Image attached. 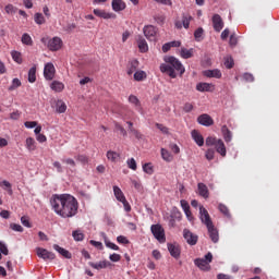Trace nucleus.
<instances>
[{"label": "nucleus", "instance_id": "f257e3e1", "mask_svg": "<svg viewBox=\"0 0 279 279\" xmlns=\"http://www.w3.org/2000/svg\"><path fill=\"white\" fill-rule=\"evenodd\" d=\"M50 206L59 217L62 219H71L77 215V208L80 204L77 198L71 194H53L50 197Z\"/></svg>", "mask_w": 279, "mask_h": 279}, {"label": "nucleus", "instance_id": "f03ea898", "mask_svg": "<svg viewBox=\"0 0 279 279\" xmlns=\"http://www.w3.org/2000/svg\"><path fill=\"white\" fill-rule=\"evenodd\" d=\"M165 62L160 64V71L161 73H166L171 77L172 80H175L178 77V73L180 75H184V72L186 71L184 69V65H182V62L175 57H165ZM177 71V73H175Z\"/></svg>", "mask_w": 279, "mask_h": 279}, {"label": "nucleus", "instance_id": "7ed1b4c3", "mask_svg": "<svg viewBox=\"0 0 279 279\" xmlns=\"http://www.w3.org/2000/svg\"><path fill=\"white\" fill-rule=\"evenodd\" d=\"M199 219L202 223L206 226L209 239H211L213 243H219V230L215 228L210 214H208V210L204 206H199Z\"/></svg>", "mask_w": 279, "mask_h": 279}, {"label": "nucleus", "instance_id": "20e7f679", "mask_svg": "<svg viewBox=\"0 0 279 279\" xmlns=\"http://www.w3.org/2000/svg\"><path fill=\"white\" fill-rule=\"evenodd\" d=\"M41 43L47 46L49 51H60L62 49V39L60 37H53L51 39L43 37Z\"/></svg>", "mask_w": 279, "mask_h": 279}, {"label": "nucleus", "instance_id": "39448f33", "mask_svg": "<svg viewBox=\"0 0 279 279\" xmlns=\"http://www.w3.org/2000/svg\"><path fill=\"white\" fill-rule=\"evenodd\" d=\"M150 232L159 241V243H165L167 241V238L165 235V229L161 225H153L150 227Z\"/></svg>", "mask_w": 279, "mask_h": 279}, {"label": "nucleus", "instance_id": "423d86ee", "mask_svg": "<svg viewBox=\"0 0 279 279\" xmlns=\"http://www.w3.org/2000/svg\"><path fill=\"white\" fill-rule=\"evenodd\" d=\"M36 254L39 258H43V260H53L56 259V254L52 252H49L47 248L37 247Z\"/></svg>", "mask_w": 279, "mask_h": 279}, {"label": "nucleus", "instance_id": "0eeeda50", "mask_svg": "<svg viewBox=\"0 0 279 279\" xmlns=\"http://www.w3.org/2000/svg\"><path fill=\"white\" fill-rule=\"evenodd\" d=\"M191 21H193V16L189 15V14H183L182 15V22L181 21H177L174 23L177 29H182V27H184V29H189L190 25H191Z\"/></svg>", "mask_w": 279, "mask_h": 279}, {"label": "nucleus", "instance_id": "6e6552de", "mask_svg": "<svg viewBox=\"0 0 279 279\" xmlns=\"http://www.w3.org/2000/svg\"><path fill=\"white\" fill-rule=\"evenodd\" d=\"M44 76L48 82H51V80L56 77V66H53V63H46L44 68Z\"/></svg>", "mask_w": 279, "mask_h": 279}, {"label": "nucleus", "instance_id": "1a4fd4ad", "mask_svg": "<svg viewBox=\"0 0 279 279\" xmlns=\"http://www.w3.org/2000/svg\"><path fill=\"white\" fill-rule=\"evenodd\" d=\"M183 239H185L189 245H197L198 236L189 229L183 230Z\"/></svg>", "mask_w": 279, "mask_h": 279}, {"label": "nucleus", "instance_id": "9d476101", "mask_svg": "<svg viewBox=\"0 0 279 279\" xmlns=\"http://www.w3.org/2000/svg\"><path fill=\"white\" fill-rule=\"evenodd\" d=\"M197 123L205 128H210V125H215V120L208 113H203L197 118Z\"/></svg>", "mask_w": 279, "mask_h": 279}, {"label": "nucleus", "instance_id": "9b49d317", "mask_svg": "<svg viewBox=\"0 0 279 279\" xmlns=\"http://www.w3.org/2000/svg\"><path fill=\"white\" fill-rule=\"evenodd\" d=\"M143 33L147 40H156L157 31L154 25L145 26Z\"/></svg>", "mask_w": 279, "mask_h": 279}, {"label": "nucleus", "instance_id": "f8f14e48", "mask_svg": "<svg viewBox=\"0 0 279 279\" xmlns=\"http://www.w3.org/2000/svg\"><path fill=\"white\" fill-rule=\"evenodd\" d=\"M213 27L215 29V32H221V29H223V19H221V15L219 14H214L213 19Z\"/></svg>", "mask_w": 279, "mask_h": 279}, {"label": "nucleus", "instance_id": "ddd939ff", "mask_svg": "<svg viewBox=\"0 0 279 279\" xmlns=\"http://www.w3.org/2000/svg\"><path fill=\"white\" fill-rule=\"evenodd\" d=\"M196 90H198V93H213V90H215V85L210 83H198L196 85Z\"/></svg>", "mask_w": 279, "mask_h": 279}, {"label": "nucleus", "instance_id": "4468645a", "mask_svg": "<svg viewBox=\"0 0 279 279\" xmlns=\"http://www.w3.org/2000/svg\"><path fill=\"white\" fill-rule=\"evenodd\" d=\"M168 252H170V256H172V258L177 259L180 258V254L182 253L180 245L171 243H168Z\"/></svg>", "mask_w": 279, "mask_h": 279}, {"label": "nucleus", "instance_id": "2eb2a0df", "mask_svg": "<svg viewBox=\"0 0 279 279\" xmlns=\"http://www.w3.org/2000/svg\"><path fill=\"white\" fill-rule=\"evenodd\" d=\"M198 195L204 199H208L210 197V192L208 191V186L204 183L197 184Z\"/></svg>", "mask_w": 279, "mask_h": 279}, {"label": "nucleus", "instance_id": "dca6fc26", "mask_svg": "<svg viewBox=\"0 0 279 279\" xmlns=\"http://www.w3.org/2000/svg\"><path fill=\"white\" fill-rule=\"evenodd\" d=\"M94 14L95 16H98V19H116L117 15H114L113 13H108L106 12V10H101V9H94Z\"/></svg>", "mask_w": 279, "mask_h": 279}, {"label": "nucleus", "instance_id": "f3484780", "mask_svg": "<svg viewBox=\"0 0 279 279\" xmlns=\"http://www.w3.org/2000/svg\"><path fill=\"white\" fill-rule=\"evenodd\" d=\"M194 264L196 265V267H198V269H201L202 271H210V264H208L206 262V259L204 258H196L194 260Z\"/></svg>", "mask_w": 279, "mask_h": 279}, {"label": "nucleus", "instance_id": "a211bd4d", "mask_svg": "<svg viewBox=\"0 0 279 279\" xmlns=\"http://www.w3.org/2000/svg\"><path fill=\"white\" fill-rule=\"evenodd\" d=\"M111 7H112L113 12H123V10H125V8H128V5L125 4V2L123 0H112Z\"/></svg>", "mask_w": 279, "mask_h": 279}, {"label": "nucleus", "instance_id": "6ab92c4d", "mask_svg": "<svg viewBox=\"0 0 279 279\" xmlns=\"http://www.w3.org/2000/svg\"><path fill=\"white\" fill-rule=\"evenodd\" d=\"M191 134L194 143H196L198 147H204V136L202 135V133H199V131L197 130H193Z\"/></svg>", "mask_w": 279, "mask_h": 279}, {"label": "nucleus", "instance_id": "aec40b11", "mask_svg": "<svg viewBox=\"0 0 279 279\" xmlns=\"http://www.w3.org/2000/svg\"><path fill=\"white\" fill-rule=\"evenodd\" d=\"M137 46L141 53H147V51H149V46L147 45V40H145V38L143 37H138Z\"/></svg>", "mask_w": 279, "mask_h": 279}, {"label": "nucleus", "instance_id": "412c9836", "mask_svg": "<svg viewBox=\"0 0 279 279\" xmlns=\"http://www.w3.org/2000/svg\"><path fill=\"white\" fill-rule=\"evenodd\" d=\"M90 267H93V269H106L108 267H110V262L108 260H101V262H98V263H89Z\"/></svg>", "mask_w": 279, "mask_h": 279}, {"label": "nucleus", "instance_id": "4be33fe9", "mask_svg": "<svg viewBox=\"0 0 279 279\" xmlns=\"http://www.w3.org/2000/svg\"><path fill=\"white\" fill-rule=\"evenodd\" d=\"M53 250L63 256V258H72L71 253L58 244H53Z\"/></svg>", "mask_w": 279, "mask_h": 279}, {"label": "nucleus", "instance_id": "5701e85b", "mask_svg": "<svg viewBox=\"0 0 279 279\" xmlns=\"http://www.w3.org/2000/svg\"><path fill=\"white\" fill-rule=\"evenodd\" d=\"M50 88L51 90H53L54 93H62V90H64V83L60 82V81H53L50 84Z\"/></svg>", "mask_w": 279, "mask_h": 279}, {"label": "nucleus", "instance_id": "b1692460", "mask_svg": "<svg viewBox=\"0 0 279 279\" xmlns=\"http://www.w3.org/2000/svg\"><path fill=\"white\" fill-rule=\"evenodd\" d=\"M215 148H216V151L220 154V156H222V158H226V154H227L226 144H223L222 140L218 141Z\"/></svg>", "mask_w": 279, "mask_h": 279}, {"label": "nucleus", "instance_id": "393cba45", "mask_svg": "<svg viewBox=\"0 0 279 279\" xmlns=\"http://www.w3.org/2000/svg\"><path fill=\"white\" fill-rule=\"evenodd\" d=\"M205 77H216V80H221V71L220 70H207L204 72Z\"/></svg>", "mask_w": 279, "mask_h": 279}, {"label": "nucleus", "instance_id": "a878e982", "mask_svg": "<svg viewBox=\"0 0 279 279\" xmlns=\"http://www.w3.org/2000/svg\"><path fill=\"white\" fill-rule=\"evenodd\" d=\"M113 194L116 199H118V202H125V194H123V191L120 190L119 186L114 185L113 186Z\"/></svg>", "mask_w": 279, "mask_h": 279}, {"label": "nucleus", "instance_id": "bb28decb", "mask_svg": "<svg viewBox=\"0 0 279 279\" xmlns=\"http://www.w3.org/2000/svg\"><path fill=\"white\" fill-rule=\"evenodd\" d=\"M56 111L59 114H64V112H66V104L64 102V100H57L56 102Z\"/></svg>", "mask_w": 279, "mask_h": 279}, {"label": "nucleus", "instance_id": "cd10ccee", "mask_svg": "<svg viewBox=\"0 0 279 279\" xmlns=\"http://www.w3.org/2000/svg\"><path fill=\"white\" fill-rule=\"evenodd\" d=\"M137 69H138V60H132L129 63V66H128V70H126L128 75H132L133 73H135V71Z\"/></svg>", "mask_w": 279, "mask_h": 279}, {"label": "nucleus", "instance_id": "c85d7f7f", "mask_svg": "<svg viewBox=\"0 0 279 279\" xmlns=\"http://www.w3.org/2000/svg\"><path fill=\"white\" fill-rule=\"evenodd\" d=\"M221 132L226 143H230L232 141V132L228 130V125H223Z\"/></svg>", "mask_w": 279, "mask_h": 279}, {"label": "nucleus", "instance_id": "c756f323", "mask_svg": "<svg viewBox=\"0 0 279 279\" xmlns=\"http://www.w3.org/2000/svg\"><path fill=\"white\" fill-rule=\"evenodd\" d=\"M101 236L104 238L106 247H109V250H114L116 252H119V245L108 241V236L106 233H101Z\"/></svg>", "mask_w": 279, "mask_h": 279}, {"label": "nucleus", "instance_id": "7c9ffc66", "mask_svg": "<svg viewBox=\"0 0 279 279\" xmlns=\"http://www.w3.org/2000/svg\"><path fill=\"white\" fill-rule=\"evenodd\" d=\"M25 147L28 149V151H36V140L33 137H27Z\"/></svg>", "mask_w": 279, "mask_h": 279}, {"label": "nucleus", "instance_id": "2f4dec72", "mask_svg": "<svg viewBox=\"0 0 279 279\" xmlns=\"http://www.w3.org/2000/svg\"><path fill=\"white\" fill-rule=\"evenodd\" d=\"M11 58L17 64H23V54H21V52L16 51V50L11 51Z\"/></svg>", "mask_w": 279, "mask_h": 279}, {"label": "nucleus", "instance_id": "473e14b6", "mask_svg": "<svg viewBox=\"0 0 279 279\" xmlns=\"http://www.w3.org/2000/svg\"><path fill=\"white\" fill-rule=\"evenodd\" d=\"M180 56L184 60H189V58H193V48H191V49L181 48Z\"/></svg>", "mask_w": 279, "mask_h": 279}, {"label": "nucleus", "instance_id": "72a5a7b5", "mask_svg": "<svg viewBox=\"0 0 279 279\" xmlns=\"http://www.w3.org/2000/svg\"><path fill=\"white\" fill-rule=\"evenodd\" d=\"M134 80L135 82H143L144 80H147V73L143 70L136 71L134 73Z\"/></svg>", "mask_w": 279, "mask_h": 279}, {"label": "nucleus", "instance_id": "f704fd0d", "mask_svg": "<svg viewBox=\"0 0 279 279\" xmlns=\"http://www.w3.org/2000/svg\"><path fill=\"white\" fill-rule=\"evenodd\" d=\"M218 210L228 219H230L231 215H230V209L228 208V206L223 205V204H219L218 205Z\"/></svg>", "mask_w": 279, "mask_h": 279}, {"label": "nucleus", "instance_id": "c9c22d12", "mask_svg": "<svg viewBox=\"0 0 279 279\" xmlns=\"http://www.w3.org/2000/svg\"><path fill=\"white\" fill-rule=\"evenodd\" d=\"M143 171L147 173V175H154V165L151 162L144 163Z\"/></svg>", "mask_w": 279, "mask_h": 279}, {"label": "nucleus", "instance_id": "e433bc0d", "mask_svg": "<svg viewBox=\"0 0 279 279\" xmlns=\"http://www.w3.org/2000/svg\"><path fill=\"white\" fill-rule=\"evenodd\" d=\"M34 21L37 25H45V23H47L43 13H35Z\"/></svg>", "mask_w": 279, "mask_h": 279}, {"label": "nucleus", "instance_id": "4c0bfd02", "mask_svg": "<svg viewBox=\"0 0 279 279\" xmlns=\"http://www.w3.org/2000/svg\"><path fill=\"white\" fill-rule=\"evenodd\" d=\"M22 43L23 45H27L28 47H32V45H34V40L32 39V36H29V34L24 33L22 35Z\"/></svg>", "mask_w": 279, "mask_h": 279}, {"label": "nucleus", "instance_id": "58836bf2", "mask_svg": "<svg viewBox=\"0 0 279 279\" xmlns=\"http://www.w3.org/2000/svg\"><path fill=\"white\" fill-rule=\"evenodd\" d=\"M0 186L4 190V191H8L9 195H12L13 194V191H12V183L9 182V181H2L0 182Z\"/></svg>", "mask_w": 279, "mask_h": 279}, {"label": "nucleus", "instance_id": "ea45409f", "mask_svg": "<svg viewBox=\"0 0 279 279\" xmlns=\"http://www.w3.org/2000/svg\"><path fill=\"white\" fill-rule=\"evenodd\" d=\"M220 140H218L217 137H213V136H208L205 141V145L207 147H216L217 143H219Z\"/></svg>", "mask_w": 279, "mask_h": 279}, {"label": "nucleus", "instance_id": "a19ab883", "mask_svg": "<svg viewBox=\"0 0 279 279\" xmlns=\"http://www.w3.org/2000/svg\"><path fill=\"white\" fill-rule=\"evenodd\" d=\"M161 157L166 162H171L173 160V156H171V153L169 150L161 148Z\"/></svg>", "mask_w": 279, "mask_h": 279}, {"label": "nucleus", "instance_id": "79ce46f5", "mask_svg": "<svg viewBox=\"0 0 279 279\" xmlns=\"http://www.w3.org/2000/svg\"><path fill=\"white\" fill-rule=\"evenodd\" d=\"M28 82L34 84L36 82V66H33L28 71Z\"/></svg>", "mask_w": 279, "mask_h": 279}, {"label": "nucleus", "instance_id": "37998d69", "mask_svg": "<svg viewBox=\"0 0 279 279\" xmlns=\"http://www.w3.org/2000/svg\"><path fill=\"white\" fill-rule=\"evenodd\" d=\"M107 158L108 160H111V162H117L119 159V153L109 150L107 151Z\"/></svg>", "mask_w": 279, "mask_h": 279}, {"label": "nucleus", "instance_id": "c03bdc74", "mask_svg": "<svg viewBox=\"0 0 279 279\" xmlns=\"http://www.w3.org/2000/svg\"><path fill=\"white\" fill-rule=\"evenodd\" d=\"M129 102L133 104V106H135V108H141V100H138V97L131 95L129 96Z\"/></svg>", "mask_w": 279, "mask_h": 279}, {"label": "nucleus", "instance_id": "a18cd8bd", "mask_svg": "<svg viewBox=\"0 0 279 279\" xmlns=\"http://www.w3.org/2000/svg\"><path fill=\"white\" fill-rule=\"evenodd\" d=\"M21 80H19V78H13L12 80V84H11V86L9 87V90H16V88H20V86H21Z\"/></svg>", "mask_w": 279, "mask_h": 279}, {"label": "nucleus", "instance_id": "49530a36", "mask_svg": "<svg viewBox=\"0 0 279 279\" xmlns=\"http://www.w3.org/2000/svg\"><path fill=\"white\" fill-rule=\"evenodd\" d=\"M62 162H63L64 165H68V166L71 167L72 169H75V167H76L75 159H73V158H63V159H62Z\"/></svg>", "mask_w": 279, "mask_h": 279}, {"label": "nucleus", "instance_id": "de8ad7c7", "mask_svg": "<svg viewBox=\"0 0 279 279\" xmlns=\"http://www.w3.org/2000/svg\"><path fill=\"white\" fill-rule=\"evenodd\" d=\"M126 165H128L129 169H132V171H136L137 166H136V160L134 158L128 159Z\"/></svg>", "mask_w": 279, "mask_h": 279}, {"label": "nucleus", "instance_id": "09e8293b", "mask_svg": "<svg viewBox=\"0 0 279 279\" xmlns=\"http://www.w3.org/2000/svg\"><path fill=\"white\" fill-rule=\"evenodd\" d=\"M4 12L7 14H16V8L13 4H7L4 7Z\"/></svg>", "mask_w": 279, "mask_h": 279}, {"label": "nucleus", "instance_id": "8fccbe9b", "mask_svg": "<svg viewBox=\"0 0 279 279\" xmlns=\"http://www.w3.org/2000/svg\"><path fill=\"white\" fill-rule=\"evenodd\" d=\"M205 157L207 160H215V149L208 148L205 153Z\"/></svg>", "mask_w": 279, "mask_h": 279}, {"label": "nucleus", "instance_id": "3c124183", "mask_svg": "<svg viewBox=\"0 0 279 279\" xmlns=\"http://www.w3.org/2000/svg\"><path fill=\"white\" fill-rule=\"evenodd\" d=\"M202 36H204V28L199 27L194 32V38L199 41L202 40Z\"/></svg>", "mask_w": 279, "mask_h": 279}, {"label": "nucleus", "instance_id": "603ef678", "mask_svg": "<svg viewBox=\"0 0 279 279\" xmlns=\"http://www.w3.org/2000/svg\"><path fill=\"white\" fill-rule=\"evenodd\" d=\"M72 235L74 241H84V233L81 231H73Z\"/></svg>", "mask_w": 279, "mask_h": 279}, {"label": "nucleus", "instance_id": "864d4df0", "mask_svg": "<svg viewBox=\"0 0 279 279\" xmlns=\"http://www.w3.org/2000/svg\"><path fill=\"white\" fill-rule=\"evenodd\" d=\"M239 44V38L235 34H232L229 39L230 47H235Z\"/></svg>", "mask_w": 279, "mask_h": 279}, {"label": "nucleus", "instance_id": "5fc2aeb1", "mask_svg": "<svg viewBox=\"0 0 279 279\" xmlns=\"http://www.w3.org/2000/svg\"><path fill=\"white\" fill-rule=\"evenodd\" d=\"M225 66L226 69H232L234 66V59H232L231 57L227 58L225 61Z\"/></svg>", "mask_w": 279, "mask_h": 279}, {"label": "nucleus", "instance_id": "6e6d98bb", "mask_svg": "<svg viewBox=\"0 0 279 279\" xmlns=\"http://www.w3.org/2000/svg\"><path fill=\"white\" fill-rule=\"evenodd\" d=\"M180 204L184 213L191 210V205H189V202L181 199Z\"/></svg>", "mask_w": 279, "mask_h": 279}, {"label": "nucleus", "instance_id": "4d7b16f0", "mask_svg": "<svg viewBox=\"0 0 279 279\" xmlns=\"http://www.w3.org/2000/svg\"><path fill=\"white\" fill-rule=\"evenodd\" d=\"M22 226H25V228H32V223L29 222V218L27 216H23L21 218Z\"/></svg>", "mask_w": 279, "mask_h": 279}, {"label": "nucleus", "instance_id": "13d9d810", "mask_svg": "<svg viewBox=\"0 0 279 279\" xmlns=\"http://www.w3.org/2000/svg\"><path fill=\"white\" fill-rule=\"evenodd\" d=\"M157 130H160L162 134H169V128L165 126L163 124L156 123Z\"/></svg>", "mask_w": 279, "mask_h": 279}, {"label": "nucleus", "instance_id": "bf43d9fd", "mask_svg": "<svg viewBox=\"0 0 279 279\" xmlns=\"http://www.w3.org/2000/svg\"><path fill=\"white\" fill-rule=\"evenodd\" d=\"M130 133L133 134V136H135V138H137V141H141V138H143V134H141L138 132V130H136L134 128H131Z\"/></svg>", "mask_w": 279, "mask_h": 279}, {"label": "nucleus", "instance_id": "052dcab7", "mask_svg": "<svg viewBox=\"0 0 279 279\" xmlns=\"http://www.w3.org/2000/svg\"><path fill=\"white\" fill-rule=\"evenodd\" d=\"M116 130H118L122 136H128V131H125V129L120 123H116Z\"/></svg>", "mask_w": 279, "mask_h": 279}, {"label": "nucleus", "instance_id": "680f3d73", "mask_svg": "<svg viewBox=\"0 0 279 279\" xmlns=\"http://www.w3.org/2000/svg\"><path fill=\"white\" fill-rule=\"evenodd\" d=\"M11 230H14V232H23V227L17 223H11L10 225Z\"/></svg>", "mask_w": 279, "mask_h": 279}, {"label": "nucleus", "instance_id": "e2e57ef3", "mask_svg": "<svg viewBox=\"0 0 279 279\" xmlns=\"http://www.w3.org/2000/svg\"><path fill=\"white\" fill-rule=\"evenodd\" d=\"M118 243H122V245H128L130 243V240L125 238L124 235H119L117 238Z\"/></svg>", "mask_w": 279, "mask_h": 279}, {"label": "nucleus", "instance_id": "0e129e2a", "mask_svg": "<svg viewBox=\"0 0 279 279\" xmlns=\"http://www.w3.org/2000/svg\"><path fill=\"white\" fill-rule=\"evenodd\" d=\"M0 252L4 256H8V254L10 253V251H8V246L3 242H0Z\"/></svg>", "mask_w": 279, "mask_h": 279}, {"label": "nucleus", "instance_id": "69168bd1", "mask_svg": "<svg viewBox=\"0 0 279 279\" xmlns=\"http://www.w3.org/2000/svg\"><path fill=\"white\" fill-rule=\"evenodd\" d=\"M90 245H93L94 247H97V250H104V244L101 242H97L95 240H90L89 241Z\"/></svg>", "mask_w": 279, "mask_h": 279}, {"label": "nucleus", "instance_id": "338daca9", "mask_svg": "<svg viewBox=\"0 0 279 279\" xmlns=\"http://www.w3.org/2000/svg\"><path fill=\"white\" fill-rule=\"evenodd\" d=\"M243 80H244V82H254V75L251 73H244Z\"/></svg>", "mask_w": 279, "mask_h": 279}, {"label": "nucleus", "instance_id": "774afa93", "mask_svg": "<svg viewBox=\"0 0 279 279\" xmlns=\"http://www.w3.org/2000/svg\"><path fill=\"white\" fill-rule=\"evenodd\" d=\"M183 110L185 112H192L193 111V104L191 102H185L184 106H183Z\"/></svg>", "mask_w": 279, "mask_h": 279}]
</instances>
